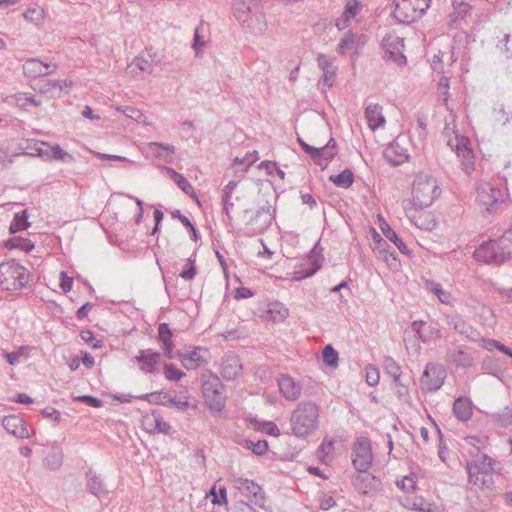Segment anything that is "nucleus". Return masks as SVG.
Listing matches in <instances>:
<instances>
[{
    "label": "nucleus",
    "instance_id": "nucleus-59",
    "mask_svg": "<svg viewBox=\"0 0 512 512\" xmlns=\"http://www.w3.org/2000/svg\"><path fill=\"white\" fill-rule=\"evenodd\" d=\"M398 488H400L404 492H411L416 487V481L411 476H405L402 479L396 482Z\"/></svg>",
    "mask_w": 512,
    "mask_h": 512
},
{
    "label": "nucleus",
    "instance_id": "nucleus-7",
    "mask_svg": "<svg viewBox=\"0 0 512 512\" xmlns=\"http://www.w3.org/2000/svg\"><path fill=\"white\" fill-rule=\"evenodd\" d=\"M351 456L354 468L360 473H366L373 461L370 440L366 437L358 438L353 445Z\"/></svg>",
    "mask_w": 512,
    "mask_h": 512
},
{
    "label": "nucleus",
    "instance_id": "nucleus-19",
    "mask_svg": "<svg viewBox=\"0 0 512 512\" xmlns=\"http://www.w3.org/2000/svg\"><path fill=\"white\" fill-rule=\"evenodd\" d=\"M394 4L393 16L399 23L409 24L421 18L407 0H395Z\"/></svg>",
    "mask_w": 512,
    "mask_h": 512
},
{
    "label": "nucleus",
    "instance_id": "nucleus-40",
    "mask_svg": "<svg viewBox=\"0 0 512 512\" xmlns=\"http://www.w3.org/2000/svg\"><path fill=\"white\" fill-rule=\"evenodd\" d=\"M128 68L130 69V73L136 76L138 75L137 70L150 74L153 71V64L151 60L143 56H136Z\"/></svg>",
    "mask_w": 512,
    "mask_h": 512
},
{
    "label": "nucleus",
    "instance_id": "nucleus-14",
    "mask_svg": "<svg viewBox=\"0 0 512 512\" xmlns=\"http://www.w3.org/2000/svg\"><path fill=\"white\" fill-rule=\"evenodd\" d=\"M353 485L359 493L371 497L382 489L380 479L369 473L356 475L353 478Z\"/></svg>",
    "mask_w": 512,
    "mask_h": 512
},
{
    "label": "nucleus",
    "instance_id": "nucleus-61",
    "mask_svg": "<svg viewBox=\"0 0 512 512\" xmlns=\"http://www.w3.org/2000/svg\"><path fill=\"white\" fill-rule=\"evenodd\" d=\"M221 202H222L223 213L226 215L227 219L229 221H231L232 220V212L234 210V202L232 201V197L222 196Z\"/></svg>",
    "mask_w": 512,
    "mask_h": 512
},
{
    "label": "nucleus",
    "instance_id": "nucleus-54",
    "mask_svg": "<svg viewBox=\"0 0 512 512\" xmlns=\"http://www.w3.org/2000/svg\"><path fill=\"white\" fill-rule=\"evenodd\" d=\"M355 42V36L351 31L346 32L344 37L341 39L339 44L337 45V52L339 54H345L348 50H350Z\"/></svg>",
    "mask_w": 512,
    "mask_h": 512
},
{
    "label": "nucleus",
    "instance_id": "nucleus-8",
    "mask_svg": "<svg viewBox=\"0 0 512 512\" xmlns=\"http://www.w3.org/2000/svg\"><path fill=\"white\" fill-rule=\"evenodd\" d=\"M469 144L468 138L459 135H455L447 142V145L450 146L457 157L461 159L463 170L467 175H470L474 170V154Z\"/></svg>",
    "mask_w": 512,
    "mask_h": 512
},
{
    "label": "nucleus",
    "instance_id": "nucleus-51",
    "mask_svg": "<svg viewBox=\"0 0 512 512\" xmlns=\"http://www.w3.org/2000/svg\"><path fill=\"white\" fill-rule=\"evenodd\" d=\"M475 462L481 473H489L494 470L495 461L485 454L478 456Z\"/></svg>",
    "mask_w": 512,
    "mask_h": 512
},
{
    "label": "nucleus",
    "instance_id": "nucleus-12",
    "mask_svg": "<svg viewBox=\"0 0 512 512\" xmlns=\"http://www.w3.org/2000/svg\"><path fill=\"white\" fill-rule=\"evenodd\" d=\"M275 219V209L268 202L259 208L251 220L247 223L251 226L254 234L263 233L267 230Z\"/></svg>",
    "mask_w": 512,
    "mask_h": 512
},
{
    "label": "nucleus",
    "instance_id": "nucleus-64",
    "mask_svg": "<svg viewBox=\"0 0 512 512\" xmlns=\"http://www.w3.org/2000/svg\"><path fill=\"white\" fill-rule=\"evenodd\" d=\"M260 429L262 432H264L268 435L274 436V437H278L280 435L279 428L272 421L263 422Z\"/></svg>",
    "mask_w": 512,
    "mask_h": 512
},
{
    "label": "nucleus",
    "instance_id": "nucleus-17",
    "mask_svg": "<svg viewBox=\"0 0 512 512\" xmlns=\"http://www.w3.org/2000/svg\"><path fill=\"white\" fill-rule=\"evenodd\" d=\"M446 323L452 327L458 334L472 342L480 340V333L471 324L465 321L458 315H451L446 317Z\"/></svg>",
    "mask_w": 512,
    "mask_h": 512
},
{
    "label": "nucleus",
    "instance_id": "nucleus-34",
    "mask_svg": "<svg viewBox=\"0 0 512 512\" xmlns=\"http://www.w3.org/2000/svg\"><path fill=\"white\" fill-rule=\"evenodd\" d=\"M148 149L155 157L164 160L166 163L173 162L175 146L159 142H151L148 144Z\"/></svg>",
    "mask_w": 512,
    "mask_h": 512
},
{
    "label": "nucleus",
    "instance_id": "nucleus-1",
    "mask_svg": "<svg viewBox=\"0 0 512 512\" xmlns=\"http://www.w3.org/2000/svg\"><path fill=\"white\" fill-rule=\"evenodd\" d=\"M319 424V407L312 401L297 404L290 417L292 434L297 438L311 435Z\"/></svg>",
    "mask_w": 512,
    "mask_h": 512
},
{
    "label": "nucleus",
    "instance_id": "nucleus-26",
    "mask_svg": "<svg viewBox=\"0 0 512 512\" xmlns=\"http://www.w3.org/2000/svg\"><path fill=\"white\" fill-rule=\"evenodd\" d=\"M365 118L368 126L372 131L383 127L385 124V117L382 113V106L377 103H370L365 108Z\"/></svg>",
    "mask_w": 512,
    "mask_h": 512
},
{
    "label": "nucleus",
    "instance_id": "nucleus-18",
    "mask_svg": "<svg viewBox=\"0 0 512 512\" xmlns=\"http://www.w3.org/2000/svg\"><path fill=\"white\" fill-rule=\"evenodd\" d=\"M57 68L56 64L45 63L36 58H31L23 64V71L27 77L36 78L39 76H47L54 72Z\"/></svg>",
    "mask_w": 512,
    "mask_h": 512
},
{
    "label": "nucleus",
    "instance_id": "nucleus-63",
    "mask_svg": "<svg viewBox=\"0 0 512 512\" xmlns=\"http://www.w3.org/2000/svg\"><path fill=\"white\" fill-rule=\"evenodd\" d=\"M379 379V371L376 367L370 366L366 369V381L370 386L377 385Z\"/></svg>",
    "mask_w": 512,
    "mask_h": 512
},
{
    "label": "nucleus",
    "instance_id": "nucleus-33",
    "mask_svg": "<svg viewBox=\"0 0 512 512\" xmlns=\"http://www.w3.org/2000/svg\"><path fill=\"white\" fill-rule=\"evenodd\" d=\"M384 156L393 165H400L408 159L407 150L398 143H391L385 150Z\"/></svg>",
    "mask_w": 512,
    "mask_h": 512
},
{
    "label": "nucleus",
    "instance_id": "nucleus-4",
    "mask_svg": "<svg viewBox=\"0 0 512 512\" xmlns=\"http://www.w3.org/2000/svg\"><path fill=\"white\" fill-rule=\"evenodd\" d=\"M30 272L16 260L0 263V286L3 290L16 292L28 284Z\"/></svg>",
    "mask_w": 512,
    "mask_h": 512
},
{
    "label": "nucleus",
    "instance_id": "nucleus-42",
    "mask_svg": "<svg viewBox=\"0 0 512 512\" xmlns=\"http://www.w3.org/2000/svg\"><path fill=\"white\" fill-rule=\"evenodd\" d=\"M267 314L272 321L282 322L288 317L289 310L283 304L274 303L270 305Z\"/></svg>",
    "mask_w": 512,
    "mask_h": 512
},
{
    "label": "nucleus",
    "instance_id": "nucleus-5",
    "mask_svg": "<svg viewBox=\"0 0 512 512\" xmlns=\"http://www.w3.org/2000/svg\"><path fill=\"white\" fill-rule=\"evenodd\" d=\"M202 392L206 404L212 411L221 412L225 408V386L213 372L201 375Z\"/></svg>",
    "mask_w": 512,
    "mask_h": 512
},
{
    "label": "nucleus",
    "instance_id": "nucleus-44",
    "mask_svg": "<svg viewBox=\"0 0 512 512\" xmlns=\"http://www.w3.org/2000/svg\"><path fill=\"white\" fill-rule=\"evenodd\" d=\"M492 421L500 427L512 424V409L508 406L491 415Z\"/></svg>",
    "mask_w": 512,
    "mask_h": 512
},
{
    "label": "nucleus",
    "instance_id": "nucleus-57",
    "mask_svg": "<svg viewBox=\"0 0 512 512\" xmlns=\"http://www.w3.org/2000/svg\"><path fill=\"white\" fill-rule=\"evenodd\" d=\"M80 337L85 343H87L93 349L102 347V342L96 339L93 332L90 330L82 331L80 333Z\"/></svg>",
    "mask_w": 512,
    "mask_h": 512
},
{
    "label": "nucleus",
    "instance_id": "nucleus-49",
    "mask_svg": "<svg viewBox=\"0 0 512 512\" xmlns=\"http://www.w3.org/2000/svg\"><path fill=\"white\" fill-rule=\"evenodd\" d=\"M243 446L251 450L255 455L262 456L268 450V442L266 440H258L256 442L252 440H244Z\"/></svg>",
    "mask_w": 512,
    "mask_h": 512
},
{
    "label": "nucleus",
    "instance_id": "nucleus-38",
    "mask_svg": "<svg viewBox=\"0 0 512 512\" xmlns=\"http://www.w3.org/2000/svg\"><path fill=\"white\" fill-rule=\"evenodd\" d=\"M252 5L242 0H232L233 14L235 18L245 24L249 21Z\"/></svg>",
    "mask_w": 512,
    "mask_h": 512
},
{
    "label": "nucleus",
    "instance_id": "nucleus-46",
    "mask_svg": "<svg viewBox=\"0 0 512 512\" xmlns=\"http://www.w3.org/2000/svg\"><path fill=\"white\" fill-rule=\"evenodd\" d=\"M428 287L430 289V291L435 295L437 296V298L439 299V301L443 304H450L451 303V300H452V295L450 292L444 290L441 286V284L439 283H436V282H429L428 283Z\"/></svg>",
    "mask_w": 512,
    "mask_h": 512
},
{
    "label": "nucleus",
    "instance_id": "nucleus-29",
    "mask_svg": "<svg viewBox=\"0 0 512 512\" xmlns=\"http://www.w3.org/2000/svg\"><path fill=\"white\" fill-rule=\"evenodd\" d=\"M44 466L50 470H58L63 464V450L57 444H52L44 457Z\"/></svg>",
    "mask_w": 512,
    "mask_h": 512
},
{
    "label": "nucleus",
    "instance_id": "nucleus-20",
    "mask_svg": "<svg viewBox=\"0 0 512 512\" xmlns=\"http://www.w3.org/2000/svg\"><path fill=\"white\" fill-rule=\"evenodd\" d=\"M207 353L208 350L206 348L197 346L192 351L179 353L178 358L187 370H195L201 364L207 362V359L204 356V354Z\"/></svg>",
    "mask_w": 512,
    "mask_h": 512
},
{
    "label": "nucleus",
    "instance_id": "nucleus-58",
    "mask_svg": "<svg viewBox=\"0 0 512 512\" xmlns=\"http://www.w3.org/2000/svg\"><path fill=\"white\" fill-rule=\"evenodd\" d=\"M174 182L185 194L189 195L190 197H197L193 186L183 175L178 177V179H176Z\"/></svg>",
    "mask_w": 512,
    "mask_h": 512
},
{
    "label": "nucleus",
    "instance_id": "nucleus-53",
    "mask_svg": "<svg viewBox=\"0 0 512 512\" xmlns=\"http://www.w3.org/2000/svg\"><path fill=\"white\" fill-rule=\"evenodd\" d=\"M323 361L329 365L335 367L338 363V352L332 347V345L328 344L324 347L323 352Z\"/></svg>",
    "mask_w": 512,
    "mask_h": 512
},
{
    "label": "nucleus",
    "instance_id": "nucleus-52",
    "mask_svg": "<svg viewBox=\"0 0 512 512\" xmlns=\"http://www.w3.org/2000/svg\"><path fill=\"white\" fill-rule=\"evenodd\" d=\"M24 18L35 24L42 22L44 18V10L39 6L28 8L23 14Z\"/></svg>",
    "mask_w": 512,
    "mask_h": 512
},
{
    "label": "nucleus",
    "instance_id": "nucleus-50",
    "mask_svg": "<svg viewBox=\"0 0 512 512\" xmlns=\"http://www.w3.org/2000/svg\"><path fill=\"white\" fill-rule=\"evenodd\" d=\"M51 158L54 160H61L65 163H72L75 161L74 156L64 151L58 144L51 147Z\"/></svg>",
    "mask_w": 512,
    "mask_h": 512
},
{
    "label": "nucleus",
    "instance_id": "nucleus-30",
    "mask_svg": "<svg viewBox=\"0 0 512 512\" xmlns=\"http://www.w3.org/2000/svg\"><path fill=\"white\" fill-rule=\"evenodd\" d=\"M86 479H87V488L91 494L96 496L97 498H101L105 495H107L108 490L106 489V486L99 477L96 472L92 469H89L86 473Z\"/></svg>",
    "mask_w": 512,
    "mask_h": 512
},
{
    "label": "nucleus",
    "instance_id": "nucleus-48",
    "mask_svg": "<svg viewBox=\"0 0 512 512\" xmlns=\"http://www.w3.org/2000/svg\"><path fill=\"white\" fill-rule=\"evenodd\" d=\"M27 219H28V216H27L26 210L22 211L21 213H17L10 224V227H9L10 232L16 233L18 231L28 228L29 223H28Z\"/></svg>",
    "mask_w": 512,
    "mask_h": 512
},
{
    "label": "nucleus",
    "instance_id": "nucleus-62",
    "mask_svg": "<svg viewBox=\"0 0 512 512\" xmlns=\"http://www.w3.org/2000/svg\"><path fill=\"white\" fill-rule=\"evenodd\" d=\"M413 8H415L416 12L422 17V15L427 11L430 7V3L432 0H407Z\"/></svg>",
    "mask_w": 512,
    "mask_h": 512
},
{
    "label": "nucleus",
    "instance_id": "nucleus-56",
    "mask_svg": "<svg viewBox=\"0 0 512 512\" xmlns=\"http://www.w3.org/2000/svg\"><path fill=\"white\" fill-rule=\"evenodd\" d=\"M164 375L168 380L179 381L185 376V373L179 370L173 364L164 365Z\"/></svg>",
    "mask_w": 512,
    "mask_h": 512
},
{
    "label": "nucleus",
    "instance_id": "nucleus-15",
    "mask_svg": "<svg viewBox=\"0 0 512 512\" xmlns=\"http://www.w3.org/2000/svg\"><path fill=\"white\" fill-rule=\"evenodd\" d=\"M161 354L152 349H141L133 358V361L139 365V369L145 374H154L160 362Z\"/></svg>",
    "mask_w": 512,
    "mask_h": 512
},
{
    "label": "nucleus",
    "instance_id": "nucleus-25",
    "mask_svg": "<svg viewBox=\"0 0 512 512\" xmlns=\"http://www.w3.org/2000/svg\"><path fill=\"white\" fill-rule=\"evenodd\" d=\"M360 10L361 3L358 0H347L341 17L336 20L337 29L339 31L346 29Z\"/></svg>",
    "mask_w": 512,
    "mask_h": 512
},
{
    "label": "nucleus",
    "instance_id": "nucleus-11",
    "mask_svg": "<svg viewBox=\"0 0 512 512\" xmlns=\"http://www.w3.org/2000/svg\"><path fill=\"white\" fill-rule=\"evenodd\" d=\"M139 399L147 400L151 403L167 406V407H174L180 411H186L190 407L195 408V405H191V403L188 401V397L184 400L178 399L176 397L171 396L167 392H153L149 394H144L139 396Z\"/></svg>",
    "mask_w": 512,
    "mask_h": 512
},
{
    "label": "nucleus",
    "instance_id": "nucleus-23",
    "mask_svg": "<svg viewBox=\"0 0 512 512\" xmlns=\"http://www.w3.org/2000/svg\"><path fill=\"white\" fill-rule=\"evenodd\" d=\"M411 327L423 343L441 338L440 329L424 321H414Z\"/></svg>",
    "mask_w": 512,
    "mask_h": 512
},
{
    "label": "nucleus",
    "instance_id": "nucleus-22",
    "mask_svg": "<svg viewBox=\"0 0 512 512\" xmlns=\"http://www.w3.org/2000/svg\"><path fill=\"white\" fill-rule=\"evenodd\" d=\"M2 425L9 434L17 438L26 439L30 437L24 420L17 415L5 416Z\"/></svg>",
    "mask_w": 512,
    "mask_h": 512
},
{
    "label": "nucleus",
    "instance_id": "nucleus-36",
    "mask_svg": "<svg viewBox=\"0 0 512 512\" xmlns=\"http://www.w3.org/2000/svg\"><path fill=\"white\" fill-rule=\"evenodd\" d=\"M158 335H159V340L162 343L161 348L164 350L166 356L169 359L174 358V355L172 353L173 352V348H174V344H173L172 339H171L172 333H171V330H170L169 325L167 323H161L159 325V327H158Z\"/></svg>",
    "mask_w": 512,
    "mask_h": 512
},
{
    "label": "nucleus",
    "instance_id": "nucleus-45",
    "mask_svg": "<svg viewBox=\"0 0 512 512\" xmlns=\"http://www.w3.org/2000/svg\"><path fill=\"white\" fill-rule=\"evenodd\" d=\"M5 246L9 249L16 248L25 252H30L34 248V243L30 239L14 237L7 240Z\"/></svg>",
    "mask_w": 512,
    "mask_h": 512
},
{
    "label": "nucleus",
    "instance_id": "nucleus-39",
    "mask_svg": "<svg viewBox=\"0 0 512 512\" xmlns=\"http://www.w3.org/2000/svg\"><path fill=\"white\" fill-rule=\"evenodd\" d=\"M207 34L203 23H200L194 30L193 44L192 47L195 51L196 56H199L201 52L207 47Z\"/></svg>",
    "mask_w": 512,
    "mask_h": 512
},
{
    "label": "nucleus",
    "instance_id": "nucleus-31",
    "mask_svg": "<svg viewBox=\"0 0 512 512\" xmlns=\"http://www.w3.org/2000/svg\"><path fill=\"white\" fill-rule=\"evenodd\" d=\"M383 368L385 372L393 379L395 386H401L406 391V386L401 382L402 369L401 366L391 356L383 357Z\"/></svg>",
    "mask_w": 512,
    "mask_h": 512
},
{
    "label": "nucleus",
    "instance_id": "nucleus-35",
    "mask_svg": "<svg viewBox=\"0 0 512 512\" xmlns=\"http://www.w3.org/2000/svg\"><path fill=\"white\" fill-rule=\"evenodd\" d=\"M453 412L460 421H467L472 417V402L469 398L460 396L454 401Z\"/></svg>",
    "mask_w": 512,
    "mask_h": 512
},
{
    "label": "nucleus",
    "instance_id": "nucleus-21",
    "mask_svg": "<svg viewBox=\"0 0 512 512\" xmlns=\"http://www.w3.org/2000/svg\"><path fill=\"white\" fill-rule=\"evenodd\" d=\"M278 386L283 397L289 401H295L301 395V384L289 375H281Z\"/></svg>",
    "mask_w": 512,
    "mask_h": 512
},
{
    "label": "nucleus",
    "instance_id": "nucleus-2",
    "mask_svg": "<svg viewBox=\"0 0 512 512\" xmlns=\"http://www.w3.org/2000/svg\"><path fill=\"white\" fill-rule=\"evenodd\" d=\"M512 256V229L501 237L482 243L474 251V258L483 263L500 264Z\"/></svg>",
    "mask_w": 512,
    "mask_h": 512
},
{
    "label": "nucleus",
    "instance_id": "nucleus-10",
    "mask_svg": "<svg viewBox=\"0 0 512 512\" xmlns=\"http://www.w3.org/2000/svg\"><path fill=\"white\" fill-rule=\"evenodd\" d=\"M476 191L479 205L488 213L494 211L502 201V191L490 183L479 184Z\"/></svg>",
    "mask_w": 512,
    "mask_h": 512
},
{
    "label": "nucleus",
    "instance_id": "nucleus-41",
    "mask_svg": "<svg viewBox=\"0 0 512 512\" xmlns=\"http://www.w3.org/2000/svg\"><path fill=\"white\" fill-rule=\"evenodd\" d=\"M329 180L337 187L349 188L354 182V174L350 169H345L340 174L331 175Z\"/></svg>",
    "mask_w": 512,
    "mask_h": 512
},
{
    "label": "nucleus",
    "instance_id": "nucleus-43",
    "mask_svg": "<svg viewBox=\"0 0 512 512\" xmlns=\"http://www.w3.org/2000/svg\"><path fill=\"white\" fill-rule=\"evenodd\" d=\"M378 254L389 267H393L397 263V257L394 251L391 250L390 246L386 241L381 240L379 242Z\"/></svg>",
    "mask_w": 512,
    "mask_h": 512
},
{
    "label": "nucleus",
    "instance_id": "nucleus-37",
    "mask_svg": "<svg viewBox=\"0 0 512 512\" xmlns=\"http://www.w3.org/2000/svg\"><path fill=\"white\" fill-rule=\"evenodd\" d=\"M234 487L247 498L256 497L261 492V487L252 480L235 478Z\"/></svg>",
    "mask_w": 512,
    "mask_h": 512
},
{
    "label": "nucleus",
    "instance_id": "nucleus-27",
    "mask_svg": "<svg viewBox=\"0 0 512 512\" xmlns=\"http://www.w3.org/2000/svg\"><path fill=\"white\" fill-rule=\"evenodd\" d=\"M143 424L147 427L149 432H157L164 435H170L172 432L171 425L159 414L152 413L150 415H146L143 419Z\"/></svg>",
    "mask_w": 512,
    "mask_h": 512
},
{
    "label": "nucleus",
    "instance_id": "nucleus-6",
    "mask_svg": "<svg viewBox=\"0 0 512 512\" xmlns=\"http://www.w3.org/2000/svg\"><path fill=\"white\" fill-rule=\"evenodd\" d=\"M381 47L384 50L383 58L387 62H392L397 66H404L406 64L407 59L403 54L404 38L394 32H390L382 39Z\"/></svg>",
    "mask_w": 512,
    "mask_h": 512
},
{
    "label": "nucleus",
    "instance_id": "nucleus-3",
    "mask_svg": "<svg viewBox=\"0 0 512 512\" xmlns=\"http://www.w3.org/2000/svg\"><path fill=\"white\" fill-rule=\"evenodd\" d=\"M441 189L437 180L427 173L416 175L412 189V204L419 209L430 207L439 197Z\"/></svg>",
    "mask_w": 512,
    "mask_h": 512
},
{
    "label": "nucleus",
    "instance_id": "nucleus-9",
    "mask_svg": "<svg viewBox=\"0 0 512 512\" xmlns=\"http://www.w3.org/2000/svg\"><path fill=\"white\" fill-rule=\"evenodd\" d=\"M446 378L444 367L436 363H428L423 374L420 377L422 390L434 392L442 387Z\"/></svg>",
    "mask_w": 512,
    "mask_h": 512
},
{
    "label": "nucleus",
    "instance_id": "nucleus-24",
    "mask_svg": "<svg viewBox=\"0 0 512 512\" xmlns=\"http://www.w3.org/2000/svg\"><path fill=\"white\" fill-rule=\"evenodd\" d=\"M446 361L457 368H469L474 364V357L466 348H458L447 353Z\"/></svg>",
    "mask_w": 512,
    "mask_h": 512
},
{
    "label": "nucleus",
    "instance_id": "nucleus-60",
    "mask_svg": "<svg viewBox=\"0 0 512 512\" xmlns=\"http://www.w3.org/2000/svg\"><path fill=\"white\" fill-rule=\"evenodd\" d=\"M23 353H24V347H20L15 352L3 351L2 352V356L7 360V362L10 365L15 366V365H18L20 363V357L23 355Z\"/></svg>",
    "mask_w": 512,
    "mask_h": 512
},
{
    "label": "nucleus",
    "instance_id": "nucleus-32",
    "mask_svg": "<svg viewBox=\"0 0 512 512\" xmlns=\"http://www.w3.org/2000/svg\"><path fill=\"white\" fill-rule=\"evenodd\" d=\"M380 220V229L384 236L389 239L391 242H393L396 247L399 249V251L404 255H410V250L407 247V245L404 243V241L398 237L397 233L390 227V225L379 216Z\"/></svg>",
    "mask_w": 512,
    "mask_h": 512
},
{
    "label": "nucleus",
    "instance_id": "nucleus-28",
    "mask_svg": "<svg viewBox=\"0 0 512 512\" xmlns=\"http://www.w3.org/2000/svg\"><path fill=\"white\" fill-rule=\"evenodd\" d=\"M316 152H313L311 158L316 165H327V163L334 158L337 154L336 141L331 138L327 145L320 148H315Z\"/></svg>",
    "mask_w": 512,
    "mask_h": 512
},
{
    "label": "nucleus",
    "instance_id": "nucleus-55",
    "mask_svg": "<svg viewBox=\"0 0 512 512\" xmlns=\"http://www.w3.org/2000/svg\"><path fill=\"white\" fill-rule=\"evenodd\" d=\"M452 6L455 19L465 17L471 10V5L463 0H454Z\"/></svg>",
    "mask_w": 512,
    "mask_h": 512
},
{
    "label": "nucleus",
    "instance_id": "nucleus-47",
    "mask_svg": "<svg viewBox=\"0 0 512 512\" xmlns=\"http://www.w3.org/2000/svg\"><path fill=\"white\" fill-rule=\"evenodd\" d=\"M246 24L254 34H261L267 29V22L264 14L256 15L255 19L249 17V21Z\"/></svg>",
    "mask_w": 512,
    "mask_h": 512
},
{
    "label": "nucleus",
    "instance_id": "nucleus-16",
    "mask_svg": "<svg viewBox=\"0 0 512 512\" xmlns=\"http://www.w3.org/2000/svg\"><path fill=\"white\" fill-rule=\"evenodd\" d=\"M242 369V362L239 356L234 353L224 355L221 360L220 374L226 381H232L238 378Z\"/></svg>",
    "mask_w": 512,
    "mask_h": 512
},
{
    "label": "nucleus",
    "instance_id": "nucleus-13",
    "mask_svg": "<svg viewBox=\"0 0 512 512\" xmlns=\"http://www.w3.org/2000/svg\"><path fill=\"white\" fill-rule=\"evenodd\" d=\"M317 64L323 72L321 79L318 81V87L323 89L332 87L337 71V67L334 65V58L320 53L317 56Z\"/></svg>",
    "mask_w": 512,
    "mask_h": 512
}]
</instances>
